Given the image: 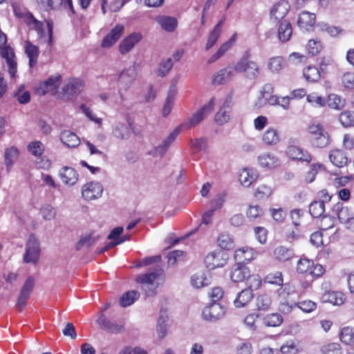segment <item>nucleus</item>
<instances>
[{"label":"nucleus","mask_w":354,"mask_h":354,"mask_svg":"<svg viewBox=\"0 0 354 354\" xmlns=\"http://www.w3.org/2000/svg\"><path fill=\"white\" fill-rule=\"evenodd\" d=\"M163 272V269L157 266L152 270L137 277L136 281L140 283L141 288L147 297H153L157 294L159 286L158 281L161 278Z\"/></svg>","instance_id":"nucleus-1"},{"label":"nucleus","mask_w":354,"mask_h":354,"mask_svg":"<svg viewBox=\"0 0 354 354\" xmlns=\"http://www.w3.org/2000/svg\"><path fill=\"white\" fill-rule=\"evenodd\" d=\"M250 50L244 52L242 57L234 66V70L239 73H243L244 77L250 80H257L261 73L259 65L251 59Z\"/></svg>","instance_id":"nucleus-2"},{"label":"nucleus","mask_w":354,"mask_h":354,"mask_svg":"<svg viewBox=\"0 0 354 354\" xmlns=\"http://www.w3.org/2000/svg\"><path fill=\"white\" fill-rule=\"evenodd\" d=\"M214 106V98L212 97L207 104H205L201 109L194 113L187 121L183 122L178 128L189 129L199 124L204 118L213 110Z\"/></svg>","instance_id":"nucleus-3"},{"label":"nucleus","mask_w":354,"mask_h":354,"mask_svg":"<svg viewBox=\"0 0 354 354\" xmlns=\"http://www.w3.org/2000/svg\"><path fill=\"white\" fill-rule=\"evenodd\" d=\"M39 242L34 234H30L26 244L24 261L26 263H36L39 257Z\"/></svg>","instance_id":"nucleus-4"},{"label":"nucleus","mask_w":354,"mask_h":354,"mask_svg":"<svg viewBox=\"0 0 354 354\" xmlns=\"http://www.w3.org/2000/svg\"><path fill=\"white\" fill-rule=\"evenodd\" d=\"M35 286V279L32 276H29L24 286H22L19 292L17 302L16 304V308L19 311H22L26 305V302L28 300L30 293L32 292Z\"/></svg>","instance_id":"nucleus-5"},{"label":"nucleus","mask_w":354,"mask_h":354,"mask_svg":"<svg viewBox=\"0 0 354 354\" xmlns=\"http://www.w3.org/2000/svg\"><path fill=\"white\" fill-rule=\"evenodd\" d=\"M225 310L223 307L217 302H213L204 308L202 312L203 318L209 322H216L223 317Z\"/></svg>","instance_id":"nucleus-6"},{"label":"nucleus","mask_w":354,"mask_h":354,"mask_svg":"<svg viewBox=\"0 0 354 354\" xmlns=\"http://www.w3.org/2000/svg\"><path fill=\"white\" fill-rule=\"evenodd\" d=\"M103 192V187L98 182H90L85 184L82 189V197L87 200H94L100 198Z\"/></svg>","instance_id":"nucleus-7"},{"label":"nucleus","mask_w":354,"mask_h":354,"mask_svg":"<svg viewBox=\"0 0 354 354\" xmlns=\"http://www.w3.org/2000/svg\"><path fill=\"white\" fill-rule=\"evenodd\" d=\"M290 6L286 1H281L272 8L270 12V17L275 23L281 21L288 14Z\"/></svg>","instance_id":"nucleus-8"},{"label":"nucleus","mask_w":354,"mask_h":354,"mask_svg":"<svg viewBox=\"0 0 354 354\" xmlns=\"http://www.w3.org/2000/svg\"><path fill=\"white\" fill-rule=\"evenodd\" d=\"M180 133L179 128H176L166 139L158 146L156 147L153 151L150 152L153 156L162 157L167 152L168 148L171 144L176 140L178 134Z\"/></svg>","instance_id":"nucleus-9"},{"label":"nucleus","mask_w":354,"mask_h":354,"mask_svg":"<svg viewBox=\"0 0 354 354\" xmlns=\"http://www.w3.org/2000/svg\"><path fill=\"white\" fill-rule=\"evenodd\" d=\"M316 16L314 13L307 11L301 12L297 19V25L304 32H309L313 30L315 24Z\"/></svg>","instance_id":"nucleus-10"},{"label":"nucleus","mask_w":354,"mask_h":354,"mask_svg":"<svg viewBox=\"0 0 354 354\" xmlns=\"http://www.w3.org/2000/svg\"><path fill=\"white\" fill-rule=\"evenodd\" d=\"M0 54L6 59L11 77L15 76L17 73V62L13 49L8 46L2 47L0 48Z\"/></svg>","instance_id":"nucleus-11"},{"label":"nucleus","mask_w":354,"mask_h":354,"mask_svg":"<svg viewBox=\"0 0 354 354\" xmlns=\"http://www.w3.org/2000/svg\"><path fill=\"white\" fill-rule=\"evenodd\" d=\"M224 253L221 251L212 252L209 253L205 259V263L209 269L222 267L226 263V259L223 258Z\"/></svg>","instance_id":"nucleus-12"},{"label":"nucleus","mask_w":354,"mask_h":354,"mask_svg":"<svg viewBox=\"0 0 354 354\" xmlns=\"http://www.w3.org/2000/svg\"><path fill=\"white\" fill-rule=\"evenodd\" d=\"M124 26L122 24H117L111 32L104 38L102 41L101 46L103 48H109L113 44L116 43L121 37L124 32Z\"/></svg>","instance_id":"nucleus-13"},{"label":"nucleus","mask_w":354,"mask_h":354,"mask_svg":"<svg viewBox=\"0 0 354 354\" xmlns=\"http://www.w3.org/2000/svg\"><path fill=\"white\" fill-rule=\"evenodd\" d=\"M286 154L293 160L306 162H310L311 160V156L307 151L295 145H289L286 149Z\"/></svg>","instance_id":"nucleus-14"},{"label":"nucleus","mask_w":354,"mask_h":354,"mask_svg":"<svg viewBox=\"0 0 354 354\" xmlns=\"http://www.w3.org/2000/svg\"><path fill=\"white\" fill-rule=\"evenodd\" d=\"M141 39L140 33H131L120 42L119 46L120 52L123 55L129 53Z\"/></svg>","instance_id":"nucleus-15"},{"label":"nucleus","mask_w":354,"mask_h":354,"mask_svg":"<svg viewBox=\"0 0 354 354\" xmlns=\"http://www.w3.org/2000/svg\"><path fill=\"white\" fill-rule=\"evenodd\" d=\"M59 176L65 185H73L77 183L79 175L73 167H64L60 169Z\"/></svg>","instance_id":"nucleus-16"},{"label":"nucleus","mask_w":354,"mask_h":354,"mask_svg":"<svg viewBox=\"0 0 354 354\" xmlns=\"http://www.w3.org/2000/svg\"><path fill=\"white\" fill-rule=\"evenodd\" d=\"M249 274V268L240 263H238L236 267L232 269L230 272V278L234 282H240L247 279Z\"/></svg>","instance_id":"nucleus-17"},{"label":"nucleus","mask_w":354,"mask_h":354,"mask_svg":"<svg viewBox=\"0 0 354 354\" xmlns=\"http://www.w3.org/2000/svg\"><path fill=\"white\" fill-rule=\"evenodd\" d=\"M233 75V70L230 67L222 68L214 75L212 82L216 85L225 84L231 80Z\"/></svg>","instance_id":"nucleus-18"},{"label":"nucleus","mask_w":354,"mask_h":354,"mask_svg":"<svg viewBox=\"0 0 354 354\" xmlns=\"http://www.w3.org/2000/svg\"><path fill=\"white\" fill-rule=\"evenodd\" d=\"M330 162L336 167H343L347 165L348 158L346 153L340 149H333L329 153Z\"/></svg>","instance_id":"nucleus-19"},{"label":"nucleus","mask_w":354,"mask_h":354,"mask_svg":"<svg viewBox=\"0 0 354 354\" xmlns=\"http://www.w3.org/2000/svg\"><path fill=\"white\" fill-rule=\"evenodd\" d=\"M60 79V75L50 77L38 88V93L41 95H45L49 91L57 89L59 86Z\"/></svg>","instance_id":"nucleus-20"},{"label":"nucleus","mask_w":354,"mask_h":354,"mask_svg":"<svg viewBox=\"0 0 354 354\" xmlns=\"http://www.w3.org/2000/svg\"><path fill=\"white\" fill-rule=\"evenodd\" d=\"M253 297L251 289L245 288L238 293L234 301V306L236 308L245 307L251 301Z\"/></svg>","instance_id":"nucleus-21"},{"label":"nucleus","mask_w":354,"mask_h":354,"mask_svg":"<svg viewBox=\"0 0 354 354\" xmlns=\"http://www.w3.org/2000/svg\"><path fill=\"white\" fill-rule=\"evenodd\" d=\"M136 76L134 68L131 67L123 71L118 77V83L124 88H127L133 82Z\"/></svg>","instance_id":"nucleus-22"},{"label":"nucleus","mask_w":354,"mask_h":354,"mask_svg":"<svg viewBox=\"0 0 354 354\" xmlns=\"http://www.w3.org/2000/svg\"><path fill=\"white\" fill-rule=\"evenodd\" d=\"M177 93L176 86L175 84H171L169 90L167 94V97L166 101L165 102L163 109H162V115L164 117L167 116L173 107L174 104L175 97Z\"/></svg>","instance_id":"nucleus-23"},{"label":"nucleus","mask_w":354,"mask_h":354,"mask_svg":"<svg viewBox=\"0 0 354 354\" xmlns=\"http://www.w3.org/2000/svg\"><path fill=\"white\" fill-rule=\"evenodd\" d=\"M62 142L68 147H77L80 140L77 136L69 130L63 131L60 135Z\"/></svg>","instance_id":"nucleus-24"},{"label":"nucleus","mask_w":354,"mask_h":354,"mask_svg":"<svg viewBox=\"0 0 354 354\" xmlns=\"http://www.w3.org/2000/svg\"><path fill=\"white\" fill-rule=\"evenodd\" d=\"M322 302H328L333 305H341L344 303L343 294L340 292L326 291L321 297Z\"/></svg>","instance_id":"nucleus-25"},{"label":"nucleus","mask_w":354,"mask_h":354,"mask_svg":"<svg viewBox=\"0 0 354 354\" xmlns=\"http://www.w3.org/2000/svg\"><path fill=\"white\" fill-rule=\"evenodd\" d=\"M82 86V82L80 80L73 79L63 87L62 90L64 94L74 96L80 93Z\"/></svg>","instance_id":"nucleus-26"},{"label":"nucleus","mask_w":354,"mask_h":354,"mask_svg":"<svg viewBox=\"0 0 354 354\" xmlns=\"http://www.w3.org/2000/svg\"><path fill=\"white\" fill-rule=\"evenodd\" d=\"M316 27L318 31L326 32L333 37L344 33V30L340 26H332L324 22L318 23Z\"/></svg>","instance_id":"nucleus-27"},{"label":"nucleus","mask_w":354,"mask_h":354,"mask_svg":"<svg viewBox=\"0 0 354 354\" xmlns=\"http://www.w3.org/2000/svg\"><path fill=\"white\" fill-rule=\"evenodd\" d=\"M310 142L313 147L317 148L326 147L329 144V135L323 128L319 131V134L310 138Z\"/></svg>","instance_id":"nucleus-28"},{"label":"nucleus","mask_w":354,"mask_h":354,"mask_svg":"<svg viewBox=\"0 0 354 354\" xmlns=\"http://www.w3.org/2000/svg\"><path fill=\"white\" fill-rule=\"evenodd\" d=\"M292 33V29L290 22L287 19L282 21L278 29L279 39L283 42L288 41L290 39Z\"/></svg>","instance_id":"nucleus-29"},{"label":"nucleus","mask_w":354,"mask_h":354,"mask_svg":"<svg viewBox=\"0 0 354 354\" xmlns=\"http://www.w3.org/2000/svg\"><path fill=\"white\" fill-rule=\"evenodd\" d=\"M113 134L120 140L129 139L131 135L130 128L125 124L116 123L113 129Z\"/></svg>","instance_id":"nucleus-30"},{"label":"nucleus","mask_w":354,"mask_h":354,"mask_svg":"<svg viewBox=\"0 0 354 354\" xmlns=\"http://www.w3.org/2000/svg\"><path fill=\"white\" fill-rule=\"evenodd\" d=\"M257 178L255 171L252 169H243L239 175V180L245 187H249Z\"/></svg>","instance_id":"nucleus-31"},{"label":"nucleus","mask_w":354,"mask_h":354,"mask_svg":"<svg viewBox=\"0 0 354 354\" xmlns=\"http://www.w3.org/2000/svg\"><path fill=\"white\" fill-rule=\"evenodd\" d=\"M97 323L101 327V328L106 330L111 333H118L121 330V326L112 323L109 319H108L104 315L101 314L100 317L97 319Z\"/></svg>","instance_id":"nucleus-32"},{"label":"nucleus","mask_w":354,"mask_h":354,"mask_svg":"<svg viewBox=\"0 0 354 354\" xmlns=\"http://www.w3.org/2000/svg\"><path fill=\"white\" fill-rule=\"evenodd\" d=\"M274 255L276 259L281 261H286L294 257L293 250L284 246H279L274 250Z\"/></svg>","instance_id":"nucleus-33"},{"label":"nucleus","mask_w":354,"mask_h":354,"mask_svg":"<svg viewBox=\"0 0 354 354\" xmlns=\"http://www.w3.org/2000/svg\"><path fill=\"white\" fill-rule=\"evenodd\" d=\"M18 156L19 151L16 147H11L6 149L4 153V160L8 171H10V168L15 163V160L17 159Z\"/></svg>","instance_id":"nucleus-34"},{"label":"nucleus","mask_w":354,"mask_h":354,"mask_svg":"<svg viewBox=\"0 0 354 354\" xmlns=\"http://www.w3.org/2000/svg\"><path fill=\"white\" fill-rule=\"evenodd\" d=\"M157 21L167 32L174 31L177 26V20L172 17L162 16L158 17Z\"/></svg>","instance_id":"nucleus-35"},{"label":"nucleus","mask_w":354,"mask_h":354,"mask_svg":"<svg viewBox=\"0 0 354 354\" xmlns=\"http://www.w3.org/2000/svg\"><path fill=\"white\" fill-rule=\"evenodd\" d=\"M140 297L139 292L129 290L124 293L120 299V304L122 307H127L133 304Z\"/></svg>","instance_id":"nucleus-36"},{"label":"nucleus","mask_w":354,"mask_h":354,"mask_svg":"<svg viewBox=\"0 0 354 354\" xmlns=\"http://www.w3.org/2000/svg\"><path fill=\"white\" fill-rule=\"evenodd\" d=\"M283 317L279 313H271L266 315L263 319V324L268 327H277L282 324Z\"/></svg>","instance_id":"nucleus-37"},{"label":"nucleus","mask_w":354,"mask_h":354,"mask_svg":"<svg viewBox=\"0 0 354 354\" xmlns=\"http://www.w3.org/2000/svg\"><path fill=\"white\" fill-rule=\"evenodd\" d=\"M26 53L29 58V66L33 67L37 62V57L39 55L38 48L32 44L30 41L26 42Z\"/></svg>","instance_id":"nucleus-38"},{"label":"nucleus","mask_w":354,"mask_h":354,"mask_svg":"<svg viewBox=\"0 0 354 354\" xmlns=\"http://www.w3.org/2000/svg\"><path fill=\"white\" fill-rule=\"evenodd\" d=\"M280 140L277 131L274 128H268L263 136V141L268 145H277Z\"/></svg>","instance_id":"nucleus-39"},{"label":"nucleus","mask_w":354,"mask_h":354,"mask_svg":"<svg viewBox=\"0 0 354 354\" xmlns=\"http://www.w3.org/2000/svg\"><path fill=\"white\" fill-rule=\"evenodd\" d=\"M259 162L263 167L270 169L279 165V160L274 156L268 153L259 156Z\"/></svg>","instance_id":"nucleus-40"},{"label":"nucleus","mask_w":354,"mask_h":354,"mask_svg":"<svg viewBox=\"0 0 354 354\" xmlns=\"http://www.w3.org/2000/svg\"><path fill=\"white\" fill-rule=\"evenodd\" d=\"M326 104L331 109L340 110L345 106V101L336 94H330L326 100Z\"/></svg>","instance_id":"nucleus-41"},{"label":"nucleus","mask_w":354,"mask_h":354,"mask_svg":"<svg viewBox=\"0 0 354 354\" xmlns=\"http://www.w3.org/2000/svg\"><path fill=\"white\" fill-rule=\"evenodd\" d=\"M325 211V205L323 201H313L309 205V213L314 218L321 216Z\"/></svg>","instance_id":"nucleus-42"},{"label":"nucleus","mask_w":354,"mask_h":354,"mask_svg":"<svg viewBox=\"0 0 354 354\" xmlns=\"http://www.w3.org/2000/svg\"><path fill=\"white\" fill-rule=\"evenodd\" d=\"M303 75L305 79L310 82H315L320 78L319 70L315 67L309 66L304 69Z\"/></svg>","instance_id":"nucleus-43"},{"label":"nucleus","mask_w":354,"mask_h":354,"mask_svg":"<svg viewBox=\"0 0 354 354\" xmlns=\"http://www.w3.org/2000/svg\"><path fill=\"white\" fill-rule=\"evenodd\" d=\"M191 282L193 286L200 288L207 286L210 283V279L204 273L195 274L192 277Z\"/></svg>","instance_id":"nucleus-44"},{"label":"nucleus","mask_w":354,"mask_h":354,"mask_svg":"<svg viewBox=\"0 0 354 354\" xmlns=\"http://www.w3.org/2000/svg\"><path fill=\"white\" fill-rule=\"evenodd\" d=\"M333 211L336 212L339 220L342 223H347L350 220L353 219L350 217L348 209L347 207H343L342 204L341 203L336 204L334 206Z\"/></svg>","instance_id":"nucleus-45"},{"label":"nucleus","mask_w":354,"mask_h":354,"mask_svg":"<svg viewBox=\"0 0 354 354\" xmlns=\"http://www.w3.org/2000/svg\"><path fill=\"white\" fill-rule=\"evenodd\" d=\"M339 337L341 341L347 345L354 343V328L344 327L342 329Z\"/></svg>","instance_id":"nucleus-46"},{"label":"nucleus","mask_w":354,"mask_h":354,"mask_svg":"<svg viewBox=\"0 0 354 354\" xmlns=\"http://www.w3.org/2000/svg\"><path fill=\"white\" fill-rule=\"evenodd\" d=\"M45 149L44 144L39 140L30 142L28 145V151L35 157L41 156Z\"/></svg>","instance_id":"nucleus-47"},{"label":"nucleus","mask_w":354,"mask_h":354,"mask_svg":"<svg viewBox=\"0 0 354 354\" xmlns=\"http://www.w3.org/2000/svg\"><path fill=\"white\" fill-rule=\"evenodd\" d=\"M207 142L208 139L206 137L190 140L191 147L195 153L205 151L208 147Z\"/></svg>","instance_id":"nucleus-48"},{"label":"nucleus","mask_w":354,"mask_h":354,"mask_svg":"<svg viewBox=\"0 0 354 354\" xmlns=\"http://www.w3.org/2000/svg\"><path fill=\"white\" fill-rule=\"evenodd\" d=\"M272 304V300L270 296L263 294L257 297L256 300V306L259 310H268Z\"/></svg>","instance_id":"nucleus-49"},{"label":"nucleus","mask_w":354,"mask_h":354,"mask_svg":"<svg viewBox=\"0 0 354 354\" xmlns=\"http://www.w3.org/2000/svg\"><path fill=\"white\" fill-rule=\"evenodd\" d=\"M97 237L93 236L91 234L82 236L75 245L77 250H80L84 247L89 248L97 241Z\"/></svg>","instance_id":"nucleus-50"},{"label":"nucleus","mask_w":354,"mask_h":354,"mask_svg":"<svg viewBox=\"0 0 354 354\" xmlns=\"http://www.w3.org/2000/svg\"><path fill=\"white\" fill-rule=\"evenodd\" d=\"M263 281L265 283L282 286L283 281L282 273L279 271L269 273L264 277Z\"/></svg>","instance_id":"nucleus-51"},{"label":"nucleus","mask_w":354,"mask_h":354,"mask_svg":"<svg viewBox=\"0 0 354 354\" xmlns=\"http://www.w3.org/2000/svg\"><path fill=\"white\" fill-rule=\"evenodd\" d=\"M339 120L345 127L354 126V113L350 111H344L339 115Z\"/></svg>","instance_id":"nucleus-52"},{"label":"nucleus","mask_w":354,"mask_h":354,"mask_svg":"<svg viewBox=\"0 0 354 354\" xmlns=\"http://www.w3.org/2000/svg\"><path fill=\"white\" fill-rule=\"evenodd\" d=\"M261 279L258 274H249L246 279L247 289H251L252 292L253 290H258L261 285Z\"/></svg>","instance_id":"nucleus-53"},{"label":"nucleus","mask_w":354,"mask_h":354,"mask_svg":"<svg viewBox=\"0 0 354 354\" xmlns=\"http://www.w3.org/2000/svg\"><path fill=\"white\" fill-rule=\"evenodd\" d=\"M230 111L220 108L215 115V121L219 125H223L227 122L230 119Z\"/></svg>","instance_id":"nucleus-54"},{"label":"nucleus","mask_w":354,"mask_h":354,"mask_svg":"<svg viewBox=\"0 0 354 354\" xmlns=\"http://www.w3.org/2000/svg\"><path fill=\"white\" fill-rule=\"evenodd\" d=\"M218 244L224 250H230L233 246V241L228 234H221L218 237Z\"/></svg>","instance_id":"nucleus-55"},{"label":"nucleus","mask_w":354,"mask_h":354,"mask_svg":"<svg viewBox=\"0 0 354 354\" xmlns=\"http://www.w3.org/2000/svg\"><path fill=\"white\" fill-rule=\"evenodd\" d=\"M313 266V261L308 259H301L297 262V270L299 273H304L308 276L310 267Z\"/></svg>","instance_id":"nucleus-56"},{"label":"nucleus","mask_w":354,"mask_h":354,"mask_svg":"<svg viewBox=\"0 0 354 354\" xmlns=\"http://www.w3.org/2000/svg\"><path fill=\"white\" fill-rule=\"evenodd\" d=\"M36 1L45 10L56 9L62 3V0H36Z\"/></svg>","instance_id":"nucleus-57"},{"label":"nucleus","mask_w":354,"mask_h":354,"mask_svg":"<svg viewBox=\"0 0 354 354\" xmlns=\"http://www.w3.org/2000/svg\"><path fill=\"white\" fill-rule=\"evenodd\" d=\"M322 352L323 354H342L341 346L337 343H330L323 346Z\"/></svg>","instance_id":"nucleus-58"},{"label":"nucleus","mask_w":354,"mask_h":354,"mask_svg":"<svg viewBox=\"0 0 354 354\" xmlns=\"http://www.w3.org/2000/svg\"><path fill=\"white\" fill-rule=\"evenodd\" d=\"M325 270L324 267L320 264H315L313 261V266L310 267V270L308 276L311 277V281H313L315 279L320 277L324 273Z\"/></svg>","instance_id":"nucleus-59"},{"label":"nucleus","mask_w":354,"mask_h":354,"mask_svg":"<svg viewBox=\"0 0 354 354\" xmlns=\"http://www.w3.org/2000/svg\"><path fill=\"white\" fill-rule=\"evenodd\" d=\"M173 66V62L171 58H168L167 60L161 62L158 71V76L164 77L171 70Z\"/></svg>","instance_id":"nucleus-60"},{"label":"nucleus","mask_w":354,"mask_h":354,"mask_svg":"<svg viewBox=\"0 0 354 354\" xmlns=\"http://www.w3.org/2000/svg\"><path fill=\"white\" fill-rule=\"evenodd\" d=\"M41 214L45 220H52L56 216V212L54 208L48 204L43 205L41 208Z\"/></svg>","instance_id":"nucleus-61"},{"label":"nucleus","mask_w":354,"mask_h":354,"mask_svg":"<svg viewBox=\"0 0 354 354\" xmlns=\"http://www.w3.org/2000/svg\"><path fill=\"white\" fill-rule=\"evenodd\" d=\"M322 48V45L320 41L315 39H310L307 44L308 51L311 55L314 56L319 53Z\"/></svg>","instance_id":"nucleus-62"},{"label":"nucleus","mask_w":354,"mask_h":354,"mask_svg":"<svg viewBox=\"0 0 354 354\" xmlns=\"http://www.w3.org/2000/svg\"><path fill=\"white\" fill-rule=\"evenodd\" d=\"M271 194V188L265 185H262L257 188L255 192V197L257 199H264L269 197Z\"/></svg>","instance_id":"nucleus-63"},{"label":"nucleus","mask_w":354,"mask_h":354,"mask_svg":"<svg viewBox=\"0 0 354 354\" xmlns=\"http://www.w3.org/2000/svg\"><path fill=\"white\" fill-rule=\"evenodd\" d=\"M280 352L282 354H296L297 352V348L294 341L290 340L286 342L281 346L279 353Z\"/></svg>","instance_id":"nucleus-64"}]
</instances>
